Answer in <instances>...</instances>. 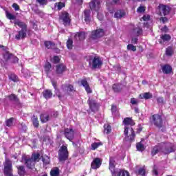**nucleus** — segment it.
Returning <instances> with one entry per match:
<instances>
[{
    "label": "nucleus",
    "instance_id": "obj_16",
    "mask_svg": "<svg viewBox=\"0 0 176 176\" xmlns=\"http://www.w3.org/2000/svg\"><path fill=\"white\" fill-rule=\"evenodd\" d=\"M159 9L160 13H162L164 16H167V14L170 13V7L166 5L160 4L159 6Z\"/></svg>",
    "mask_w": 176,
    "mask_h": 176
},
{
    "label": "nucleus",
    "instance_id": "obj_23",
    "mask_svg": "<svg viewBox=\"0 0 176 176\" xmlns=\"http://www.w3.org/2000/svg\"><path fill=\"white\" fill-rule=\"evenodd\" d=\"M124 124H125V126H134L135 124V123H134V121L133 120V119L130 118H126L124 119Z\"/></svg>",
    "mask_w": 176,
    "mask_h": 176
},
{
    "label": "nucleus",
    "instance_id": "obj_52",
    "mask_svg": "<svg viewBox=\"0 0 176 176\" xmlns=\"http://www.w3.org/2000/svg\"><path fill=\"white\" fill-rule=\"evenodd\" d=\"M144 12H145V7L142 6H140L137 10L138 13H142Z\"/></svg>",
    "mask_w": 176,
    "mask_h": 176
},
{
    "label": "nucleus",
    "instance_id": "obj_50",
    "mask_svg": "<svg viewBox=\"0 0 176 176\" xmlns=\"http://www.w3.org/2000/svg\"><path fill=\"white\" fill-rule=\"evenodd\" d=\"M138 102H140V100H138V99L134 98L131 99V104H132V105H137L138 104Z\"/></svg>",
    "mask_w": 176,
    "mask_h": 176
},
{
    "label": "nucleus",
    "instance_id": "obj_19",
    "mask_svg": "<svg viewBox=\"0 0 176 176\" xmlns=\"http://www.w3.org/2000/svg\"><path fill=\"white\" fill-rule=\"evenodd\" d=\"M74 38L76 41H85V38H86V35L83 32H78L74 36Z\"/></svg>",
    "mask_w": 176,
    "mask_h": 176
},
{
    "label": "nucleus",
    "instance_id": "obj_61",
    "mask_svg": "<svg viewBox=\"0 0 176 176\" xmlns=\"http://www.w3.org/2000/svg\"><path fill=\"white\" fill-rule=\"evenodd\" d=\"M143 20L144 21H148V20H149V19H151V16L149 15H144L143 17H142Z\"/></svg>",
    "mask_w": 176,
    "mask_h": 176
},
{
    "label": "nucleus",
    "instance_id": "obj_10",
    "mask_svg": "<svg viewBox=\"0 0 176 176\" xmlns=\"http://www.w3.org/2000/svg\"><path fill=\"white\" fill-rule=\"evenodd\" d=\"M89 6L91 10L98 12L101 8V1H100V0H92L89 3Z\"/></svg>",
    "mask_w": 176,
    "mask_h": 176
},
{
    "label": "nucleus",
    "instance_id": "obj_21",
    "mask_svg": "<svg viewBox=\"0 0 176 176\" xmlns=\"http://www.w3.org/2000/svg\"><path fill=\"white\" fill-rule=\"evenodd\" d=\"M14 24L18 25L21 30H27V25L24 22L16 20L14 22Z\"/></svg>",
    "mask_w": 176,
    "mask_h": 176
},
{
    "label": "nucleus",
    "instance_id": "obj_59",
    "mask_svg": "<svg viewBox=\"0 0 176 176\" xmlns=\"http://www.w3.org/2000/svg\"><path fill=\"white\" fill-rule=\"evenodd\" d=\"M97 17H98V20H100L101 21V20H102L104 19V15L98 12Z\"/></svg>",
    "mask_w": 176,
    "mask_h": 176
},
{
    "label": "nucleus",
    "instance_id": "obj_41",
    "mask_svg": "<svg viewBox=\"0 0 176 176\" xmlns=\"http://www.w3.org/2000/svg\"><path fill=\"white\" fill-rule=\"evenodd\" d=\"M133 33L138 36V35L142 34V29L141 28H136L133 30Z\"/></svg>",
    "mask_w": 176,
    "mask_h": 176
},
{
    "label": "nucleus",
    "instance_id": "obj_53",
    "mask_svg": "<svg viewBox=\"0 0 176 176\" xmlns=\"http://www.w3.org/2000/svg\"><path fill=\"white\" fill-rule=\"evenodd\" d=\"M113 90L116 92H118L120 91L119 89V84H114L113 85Z\"/></svg>",
    "mask_w": 176,
    "mask_h": 176
},
{
    "label": "nucleus",
    "instance_id": "obj_31",
    "mask_svg": "<svg viewBox=\"0 0 176 176\" xmlns=\"http://www.w3.org/2000/svg\"><path fill=\"white\" fill-rule=\"evenodd\" d=\"M50 118V117L47 114H42L41 116V120L43 123H46V122H48Z\"/></svg>",
    "mask_w": 176,
    "mask_h": 176
},
{
    "label": "nucleus",
    "instance_id": "obj_33",
    "mask_svg": "<svg viewBox=\"0 0 176 176\" xmlns=\"http://www.w3.org/2000/svg\"><path fill=\"white\" fill-rule=\"evenodd\" d=\"M43 162L44 164H50V157L47 155H43L42 157Z\"/></svg>",
    "mask_w": 176,
    "mask_h": 176
},
{
    "label": "nucleus",
    "instance_id": "obj_20",
    "mask_svg": "<svg viewBox=\"0 0 176 176\" xmlns=\"http://www.w3.org/2000/svg\"><path fill=\"white\" fill-rule=\"evenodd\" d=\"M81 85L85 87L87 93H91V89L89 86V83H87V80H86L85 79L82 80Z\"/></svg>",
    "mask_w": 176,
    "mask_h": 176
},
{
    "label": "nucleus",
    "instance_id": "obj_60",
    "mask_svg": "<svg viewBox=\"0 0 176 176\" xmlns=\"http://www.w3.org/2000/svg\"><path fill=\"white\" fill-rule=\"evenodd\" d=\"M153 175L157 176L158 173H157V168H156V166H154L153 169Z\"/></svg>",
    "mask_w": 176,
    "mask_h": 176
},
{
    "label": "nucleus",
    "instance_id": "obj_39",
    "mask_svg": "<svg viewBox=\"0 0 176 176\" xmlns=\"http://www.w3.org/2000/svg\"><path fill=\"white\" fill-rule=\"evenodd\" d=\"M137 150L140 152H142V151H145V146L144 144H142L141 142H139L136 145Z\"/></svg>",
    "mask_w": 176,
    "mask_h": 176
},
{
    "label": "nucleus",
    "instance_id": "obj_48",
    "mask_svg": "<svg viewBox=\"0 0 176 176\" xmlns=\"http://www.w3.org/2000/svg\"><path fill=\"white\" fill-rule=\"evenodd\" d=\"M8 98L10 101H17V96L14 94H11L8 96Z\"/></svg>",
    "mask_w": 176,
    "mask_h": 176
},
{
    "label": "nucleus",
    "instance_id": "obj_32",
    "mask_svg": "<svg viewBox=\"0 0 176 176\" xmlns=\"http://www.w3.org/2000/svg\"><path fill=\"white\" fill-rule=\"evenodd\" d=\"M62 89H65L67 93H69V91H74V86L69 85L67 86L63 85L62 87Z\"/></svg>",
    "mask_w": 176,
    "mask_h": 176
},
{
    "label": "nucleus",
    "instance_id": "obj_22",
    "mask_svg": "<svg viewBox=\"0 0 176 176\" xmlns=\"http://www.w3.org/2000/svg\"><path fill=\"white\" fill-rule=\"evenodd\" d=\"M162 72L166 74H171V71H173V68H171V66L168 65H165L162 66Z\"/></svg>",
    "mask_w": 176,
    "mask_h": 176
},
{
    "label": "nucleus",
    "instance_id": "obj_25",
    "mask_svg": "<svg viewBox=\"0 0 176 176\" xmlns=\"http://www.w3.org/2000/svg\"><path fill=\"white\" fill-rule=\"evenodd\" d=\"M43 97L46 98V100H49V98H52L53 94H52V91L47 89L43 92Z\"/></svg>",
    "mask_w": 176,
    "mask_h": 176
},
{
    "label": "nucleus",
    "instance_id": "obj_58",
    "mask_svg": "<svg viewBox=\"0 0 176 176\" xmlns=\"http://www.w3.org/2000/svg\"><path fill=\"white\" fill-rule=\"evenodd\" d=\"M138 173L140 174V175H145V169L144 168L139 169Z\"/></svg>",
    "mask_w": 176,
    "mask_h": 176
},
{
    "label": "nucleus",
    "instance_id": "obj_11",
    "mask_svg": "<svg viewBox=\"0 0 176 176\" xmlns=\"http://www.w3.org/2000/svg\"><path fill=\"white\" fill-rule=\"evenodd\" d=\"M104 30L98 29L92 32L91 38V39H98L99 38L104 36Z\"/></svg>",
    "mask_w": 176,
    "mask_h": 176
},
{
    "label": "nucleus",
    "instance_id": "obj_13",
    "mask_svg": "<svg viewBox=\"0 0 176 176\" xmlns=\"http://www.w3.org/2000/svg\"><path fill=\"white\" fill-rule=\"evenodd\" d=\"M3 58L6 60H10L11 63H17V61H19V58L14 56L12 54H10L9 52H6L3 54Z\"/></svg>",
    "mask_w": 176,
    "mask_h": 176
},
{
    "label": "nucleus",
    "instance_id": "obj_44",
    "mask_svg": "<svg viewBox=\"0 0 176 176\" xmlns=\"http://www.w3.org/2000/svg\"><path fill=\"white\" fill-rule=\"evenodd\" d=\"M55 5L57 7L58 10H61L65 6V3L63 2L56 3Z\"/></svg>",
    "mask_w": 176,
    "mask_h": 176
},
{
    "label": "nucleus",
    "instance_id": "obj_55",
    "mask_svg": "<svg viewBox=\"0 0 176 176\" xmlns=\"http://www.w3.org/2000/svg\"><path fill=\"white\" fill-rule=\"evenodd\" d=\"M40 5H47V0H37Z\"/></svg>",
    "mask_w": 176,
    "mask_h": 176
},
{
    "label": "nucleus",
    "instance_id": "obj_43",
    "mask_svg": "<svg viewBox=\"0 0 176 176\" xmlns=\"http://www.w3.org/2000/svg\"><path fill=\"white\" fill-rule=\"evenodd\" d=\"M18 173L19 175H23L24 174H25V170L24 169L23 166H20L18 167Z\"/></svg>",
    "mask_w": 176,
    "mask_h": 176
},
{
    "label": "nucleus",
    "instance_id": "obj_14",
    "mask_svg": "<svg viewBox=\"0 0 176 176\" xmlns=\"http://www.w3.org/2000/svg\"><path fill=\"white\" fill-rule=\"evenodd\" d=\"M27 36V29H21L17 32V34L15 35L16 39L20 41V39H24Z\"/></svg>",
    "mask_w": 176,
    "mask_h": 176
},
{
    "label": "nucleus",
    "instance_id": "obj_7",
    "mask_svg": "<svg viewBox=\"0 0 176 176\" xmlns=\"http://www.w3.org/2000/svg\"><path fill=\"white\" fill-rule=\"evenodd\" d=\"M12 161L9 160V159H6L5 163H4V174L6 176H13V174H12Z\"/></svg>",
    "mask_w": 176,
    "mask_h": 176
},
{
    "label": "nucleus",
    "instance_id": "obj_46",
    "mask_svg": "<svg viewBox=\"0 0 176 176\" xmlns=\"http://www.w3.org/2000/svg\"><path fill=\"white\" fill-rule=\"evenodd\" d=\"M22 72L25 78H28L29 76H31V74L30 73V71H28V69H23Z\"/></svg>",
    "mask_w": 176,
    "mask_h": 176
},
{
    "label": "nucleus",
    "instance_id": "obj_62",
    "mask_svg": "<svg viewBox=\"0 0 176 176\" xmlns=\"http://www.w3.org/2000/svg\"><path fill=\"white\" fill-rule=\"evenodd\" d=\"M107 8H108V9H109V12H110V13L111 14H113V10H111V9H109V2H107Z\"/></svg>",
    "mask_w": 176,
    "mask_h": 176
},
{
    "label": "nucleus",
    "instance_id": "obj_37",
    "mask_svg": "<svg viewBox=\"0 0 176 176\" xmlns=\"http://www.w3.org/2000/svg\"><path fill=\"white\" fill-rule=\"evenodd\" d=\"M13 120H14V118H11L6 121V126L8 127H12L13 126Z\"/></svg>",
    "mask_w": 176,
    "mask_h": 176
},
{
    "label": "nucleus",
    "instance_id": "obj_26",
    "mask_svg": "<svg viewBox=\"0 0 176 176\" xmlns=\"http://www.w3.org/2000/svg\"><path fill=\"white\" fill-rule=\"evenodd\" d=\"M85 21V23H90V10H85L84 11Z\"/></svg>",
    "mask_w": 176,
    "mask_h": 176
},
{
    "label": "nucleus",
    "instance_id": "obj_36",
    "mask_svg": "<svg viewBox=\"0 0 176 176\" xmlns=\"http://www.w3.org/2000/svg\"><path fill=\"white\" fill-rule=\"evenodd\" d=\"M45 46L47 49H53L54 47V43L51 41H45Z\"/></svg>",
    "mask_w": 176,
    "mask_h": 176
},
{
    "label": "nucleus",
    "instance_id": "obj_51",
    "mask_svg": "<svg viewBox=\"0 0 176 176\" xmlns=\"http://www.w3.org/2000/svg\"><path fill=\"white\" fill-rule=\"evenodd\" d=\"M73 41L72 39H69L67 42V47L68 49H72Z\"/></svg>",
    "mask_w": 176,
    "mask_h": 176
},
{
    "label": "nucleus",
    "instance_id": "obj_30",
    "mask_svg": "<svg viewBox=\"0 0 176 176\" xmlns=\"http://www.w3.org/2000/svg\"><path fill=\"white\" fill-rule=\"evenodd\" d=\"M104 133H105V134H109V133L112 131V128L111 127V125H109V124H105L104 125Z\"/></svg>",
    "mask_w": 176,
    "mask_h": 176
},
{
    "label": "nucleus",
    "instance_id": "obj_49",
    "mask_svg": "<svg viewBox=\"0 0 176 176\" xmlns=\"http://www.w3.org/2000/svg\"><path fill=\"white\" fill-rule=\"evenodd\" d=\"M10 79L13 82H17V80H19V78H17V76H16V74H11L10 76Z\"/></svg>",
    "mask_w": 176,
    "mask_h": 176
},
{
    "label": "nucleus",
    "instance_id": "obj_8",
    "mask_svg": "<svg viewBox=\"0 0 176 176\" xmlns=\"http://www.w3.org/2000/svg\"><path fill=\"white\" fill-rule=\"evenodd\" d=\"M60 20H62L63 22V25L67 27L71 24V17L69 16V14L68 12L63 11L61 12L60 16Z\"/></svg>",
    "mask_w": 176,
    "mask_h": 176
},
{
    "label": "nucleus",
    "instance_id": "obj_18",
    "mask_svg": "<svg viewBox=\"0 0 176 176\" xmlns=\"http://www.w3.org/2000/svg\"><path fill=\"white\" fill-rule=\"evenodd\" d=\"M152 97H153V96L149 92L141 94L139 96V98H140V100H149V98H152Z\"/></svg>",
    "mask_w": 176,
    "mask_h": 176
},
{
    "label": "nucleus",
    "instance_id": "obj_40",
    "mask_svg": "<svg viewBox=\"0 0 176 176\" xmlns=\"http://www.w3.org/2000/svg\"><path fill=\"white\" fill-rule=\"evenodd\" d=\"M52 85L55 89V91H56V94L57 97H58V98H60V100H61V94H60V91H58V89H57V88H56V86H57V84L55 82L52 81Z\"/></svg>",
    "mask_w": 176,
    "mask_h": 176
},
{
    "label": "nucleus",
    "instance_id": "obj_42",
    "mask_svg": "<svg viewBox=\"0 0 176 176\" xmlns=\"http://www.w3.org/2000/svg\"><path fill=\"white\" fill-rule=\"evenodd\" d=\"M50 68H52V65L50 63L47 62L44 65V69L47 74H48L49 71H50Z\"/></svg>",
    "mask_w": 176,
    "mask_h": 176
},
{
    "label": "nucleus",
    "instance_id": "obj_17",
    "mask_svg": "<svg viewBox=\"0 0 176 176\" xmlns=\"http://www.w3.org/2000/svg\"><path fill=\"white\" fill-rule=\"evenodd\" d=\"M101 166V160L100 158H95L91 164V167L93 170H97Z\"/></svg>",
    "mask_w": 176,
    "mask_h": 176
},
{
    "label": "nucleus",
    "instance_id": "obj_45",
    "mask_svg": "<svg viewBox=\"0 0 176 176\" xmlns=\"http://www.w3.org/2000/svg\"><path fill=\"white\" fill-rule=\"evenodd\" d=\"M161 38L162 41H164V42H166L167 41H170L171 39V36H170L168 34H164L161 36Z\"/></svg>",
    "mask_w": 176,
    "mask_h": 176
},
{
    "label": "nucleus",
    "instance_id": "obj_28",
    "mask_svg": "<svg viewBox=\"0 0 176 176\" xmlns=\"http://www.w3.org/2000/svg\"><path fill=\"white\" fill-rule=\"evenodd\" d=\"M51 176H59L60 175V170H58V168H54L51 170L50 172Z\"/></svg>",
    "mask_w": 176,
    "mask_h": 176
},
{
    "label": "nucleus",
    "instance_id": "obj_4",
    "mask_svg": "<svg viewBox=\"0 0 176 176\" xmlns=\"http://www.w3.org/2000/svg\"><path fill=\"white\" fill-rule=\"evenodd\" d=\"M124 134L125 135V141H129V142L134 141V138H135V132H134L131 126H125Z\"/></svg>",
    "mask_w": 176,
    "mask_h": 176
},
{
    "label": "nucleus",
    "instance_id": "obj_64",
    "mask_svg": "<svg viewBox=\"0 0 176 176\" xmlns=\"http://www.w3.org/2000/svg\"><path fill=\"white\" fill-rule=\"evenodd\" d=\"M138 38H135L132 39V43H137Z\"/></svg>",
    "mask_w": 176,
    "mask_h": 176
},
{
    "label": "nucleus",
    "instance_id": "obj_34",
    "mask_svg": "<svg viewBox=\"0 0 176 176\" xmlns=\"http://www.w3.org/2000/svg\"><path fill=\"white\" fill-rule=\"evenodd\" d=\"M6 15L8 20H16V16L13 15L12 13L8 11H6Z\"/></svg>",
    "mask_w": 176,
    "mask_h": 176
},
{
    "label": "nucleus",
    "instance_id": "obj_57",
    "mask_svg": "<svg viewBox=\"0 0 176 176\" xmlns=\"http://www.w3.org/2000/svg\"><path fill=\"white\" fill-rule=\"evenodd\" d=\"M53 62L57 64L58 63L60 62V58L58 56H54Z\"/></svg>",
    "mask_w": 176,
    "mask_h": 176
},
{
    "label": "nucleus",
    "instance_id": "obj_35",
    "mask_svg": "<svg viewBox=\"0 0 176 176\" xmlns=\"http://www.w3.org/2000/svg\"><path fill=\"white\" fill-rule=\"evenodd\" d=\"M32 120L33 122L34 127H38L39 126V121L38 120V117L33 116V117L32 118Z\"/></svg>",
    "mask_w": 176,
    "mask_h": 176
},
{
    "label": "nucleus",
    "instance_id": "obj_24",
    "mask_svg": "<svg viewBox=\"0 0 176 176\" xmlns=\"http://www.w3.org/2000/svg\"><path fill=\"white\" fill-rule=\"evenodd\" d=\"M126 12H124V10H118L115 13L114 17H116V19H122V17L124 16Z\"/></svg>",
    "mask_w": 176,
    "mask_h": 176
},
{
    "label": "nucleus",
    "instance_id": "obj_29",
    "mask_svg": "<svg viewBox=\"0 0 176 176\" xmlns=\"http://www.w3.org/2000/svg\"><path fill=\"white\" fill-rule=\"evenodd\" d=\"M102 145V142H94L91 145V149L92 151H96V149H97V148H98L99 146H101Z\"/></svg>",
    "mask_w": 176,
    "mask_h": 176
},
{
    "label": "nucleus",
    "instance_id": "obj_63",
    "mask_svg": "<svg viewBox=\"0 0 176 176\" xmlns=\"http://www.w3.org/2000/svg\"><path fill=\"white\" fill-rule=\"evenodd\" d=\"M160 21H162L163 24H164V23H166V21H167V18L162 17V18H160Z\"/></svg>",
    "mask_w": 176,
    "mask_h": 176
},
{
    "label": "nucleus",
    "instance_id": "obj_47",
    "mask_svg": "<svg viewBox=\"0 0 176 176\" xmlns=\"http://www.w3.org/2000/svg\"><path fill=\"white\" fill-rule=\"evenodd\" d=\"M127 50H131L132 52H135V50H137V47L132 44H129L127 45Z\"/></svg>",
    "mask_w": 176,
    "mask_h": 176
},
{
    "label": "nucleus",
    "instance_id": "obj_3",
    "mask_svg": "<svg viewBox=\"0 0 176 176\" xmlns=\"http://www.w3.org/2000/svg\"><path fill=\"white\" fill-rule=\"evenodd\" d=\"M165 146L166 147V149L162 148V146H155L151 151V155L155 156V155H156V153H159L160 151L165 154L171 153V152H174V151H175V148H174L173 146L170 143L166 144Z\"/></svg>",
    "mask_w": 176,
    "mask_h": 176
},
{
    "label": "nucleus",
    "instance_id": "obj_6",
    "mask_svg": "<svg viewBox=\"0 0 176 176\" xmlns=\"http://www.w3.org/2000/svg\"><path fill=\"white\" fill-rule=\"evenodd\" d=\"M58 159L60 162H65L68 159V148L62 146L58 151Z\"/></svg>",
    "mask_w": 176,
    "mask_h": 176
},
{
    "label": "nucleus",
    "instance_id": "obj_5",
    "mask_svg": "<svg viewBox=\"0 0 176 176\" xmlns=\"http://www.w3.org/2000/svg\"><path fill=\"white\" fill-rule=\"evenodd\" d=\"M89 65L93 69L101 68L102 65V60L98 56H95L94 58L89 60Z\"/></svg>",
    "mask_w": 176,
    "mask_h": 176
},
{
    "label": "nucleus",
    "instance_id": "obj_1",
    "mask_svg": "<svg viewBox=\"0 0 176 176\" xmlns=\"http://www.w3.org/2000/svg\"><path fill=\"white\" fill-rule=\"evenodd\" d=\"M39 153L32 154V157L30 155H23L22 157V160L25 162V164L28 168H30V170H34L35 167V162H39L40 157Z\"/></svg>",
    "mask_w": 176,
    "mask_h": 176
},
{
    "label": "nucleus",
    "instance_id": "obj_56",
    "mask_svg": "<svg viewBox=\"0 0 176 176\" xmlns=\"http://www.w3.org/2000/svg\"><path fill=\"white\" fill-rule=\"evenodd\" d=\"M117 111L118 110H117L116 106L112 105L111 106V112H112L113 115H115V113H116Z\"/></svg>",
    "mask_w": 176,
    "mask_h": 176
},
{
    "label": "nucleus",
    "instance_id": "obj_54",
    "mask_svg": "<svg viewBox=\"0 0 176 176\" xmlns=\"http://www.w3.org/2000/svg\"><path fill=\"white\" fill-rule=\"evenodd\" d=\"M12 8L14 9L16 12H17V10H20V6H19L18 4L16 3L12 4Z\"/></svg>",
    "mask_w": 176,
    "mask_h": 176
},
{
    "label": "nucleus",
    "instance_id": "obj_15",
    "mask_svg": "<svg viewBox=\"0 0 176 176\" xmlns=\"http://www.w3.org/2000/svg\"><path fill=\"white\" fill-rule=\"evenodd\" d=\"M88 104L92 112H96V111H98V104H97V102H96V100L89 98L88 100Z\"/></svg>",
    "mask_w": 176,
    "mask_h": 176
},
{
    "label": "nucleus",
    "instance_id": "obj_9",
    "mask_svg": "<svg viewBox=\"0 0 176 176\" xmlns=\"http://www.w3.org/2000/svg\"><path fill=\"white\" fill-rule=\"evenodd\" d=\"M151 122L157 127H162L163 126V119L159 114H155L151 117Z\"/></svg>",
    "mask_w": 176,
    "mask_h": 176
},
{
    "label": "nucleus",
    "instance_id": "obj_2",
    "mask_svg": "<svg viewBox=\"0 0 176 176\" xmlns=\"http://www.w3.org/2000/svg\"><path fill=\"white\" fill-rule=\"evenodd\" d=\"M115 158L111 157L109 159V169L111 171L112 176H130V173L124 170H119L115 168Z\"/></svg>",
    "mask_w": 176,
    "mask_h": 176
},
{
    "label": "nucleus",
    "instance_id": "obj_12",
    "mask_svg": "<svg viewBox=\"0 0 176 176\" xmlns=\"http://www.w3.org/2000/svg\"><path fill=\"white\" fill-rule=\"evenodd\" d=\"M75 135V132L74 129L69 128L65 129V137L69 141H72L74 140V137Z\"/></svg>",
    "mask_w": 176,
    "mask_h": 176
},
{
    "label": "nucleus",
    "instance_id": "obj_27",
    "mask_svg": "<svg viewBox=\"0 0 176 176\" xmlns=\"http://www.w3.org/2000/svg\"><path fill=\"white\" fill-rule=\"evenodd\" d=\"M65 71V66L63 64L58 65L56 66L57 74H63Z\"/></svg>",
    "mask_w": 176,
    "mask_h": 176
},
{
    "label": "nucleus",
    "instance_id": "obj_38",
    "mask_svg": "<svg viewBox=\"0 0 176 176\" xmlns=\"http://www.w3.org/2000/svg\"><path fill=\"white\" fill-rule=\"evenodd\" d=\"M166 56H173V54H174V50H173V47H168L166 48Z\"/></svg>",
    "mask_w": 176,
    "mask_h": 176
}]
</instances>
